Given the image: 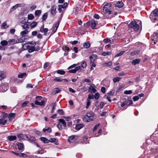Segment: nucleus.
Returning a JSON list of instances; mask_svg holds the SVG:
<instances>
[{
    "instance_id": "nucleus-1",
    "label": "nucleus",
    "mask_w": 158,
    "mask_h": 158,
    "mask_svg": "<svg viewBox=\"0 0 158 158\" xmlns=\"http://www.w3.org/2000/svg\"><path fill=\"white\" fill-rule=\"evenodd\" d=\"M94 113L92 112H89L87 113L83 120L85 122H88L94 120Z\"/></svg>"
},
{
    "instance_id": "nucleus-2",
    "label": "nucleus",
    "mask_w": 158,
    "mask_h": 158,
    "mask_svg": "<svg viewBox=\"0 0 158 158\" xmlns=\"http://www.w3.org/2000/svg\"><path fill=\"white\" fill-rule=\"evenodd\" d=\"M111 4L110 3H108L105 5L103 9V14H106L108 13V14H111L112 11L110 10L111 9Z\"/></svg>"
},
{
    "instance_id": "nucleus-3",
    "label": "nucleus",
    "mask_w": 158,
    "mask_h": 158,
    "mask_svg": "<svg viewBox=\"0 0 158 158\" xmlns=\"http://www.w3.org/2000/svg\"><path fill=\"white\" fill-rule=\"evenodd\" d=\"M158 16V9H155L151 13L150 15V18L153 22L158 20L156 17Z\"/></svg>"
},
{
    "instance_id": "nucleus-4",
    "label": "nucleus",
    "mask_w": 158,
    "mask_h": 158,
    "mask_svg": "<svg viewBox=\"0 0 158 158\" xmlns=\"http://www.w3.org/2000/svg\"><path fill=\"white\" fill-rule=\"evenodd\" d=\"M128 27L134 31H136L139 30V26L135 21H132L128 25Z\"/></svg>"
},
{
    "instance_id": "nucleus-5",
    "label": "nucleus",
    "mask_w": 158,
    "mask_h": 158,
    "mask_svg": "<svg viewBox=\"0 0 158 158\" xmlns=\"http://www.w3.org/2000/svg\"><path fill=\"white\" fill-rule=\"evenodd\" d=\"M60 123L57 125V127L60 131H61L63 129L62 126L64 127H66V123L65 120L64 119H59Z\"/></svg>"
},
{
    "instance_id": "nucleus-6",
    "label": "nucleus",
    "mask_w": 158,
    "mask_h": 158,
    "mask_svg": "<svg viewBox=\"0 0 158 158\" xmlns=\"http://www.w3.org/2000/svg\"><path fill=\"white\" fill-rule=\"evenodd\" d=\"M152 40H156V41H158V33L157 32H154L152 35L151 37Z\"/></svg>"
},
{
    "instance_id": "nucleus-7",
    "label": "nucleus",
    "mask_w": 158,
    "mask_h": 158,
    "mask_svg": "<svg viewBox=\"0 0 158 158\" xmlns=\"http://www.w3.org/2000/svg\"><path fill=\"white\" fill-rule=\"evenodd\" d=\"M97 56L95 54H92L89 56V58L91 63H94L97 59Z\"/></svg>"
},
{
    "instance_id": "nucleus-8",
    "label": "nucleus",
    "mask_w": 158,
    "mask_h": 158,
    "mask_svg": "<svg viewBox=\"0 0 158 158\" xmlns=\"http://www.w3.org/2000/svg\"><path fill=\"white\" fill-rule=\"evenodd\" d=\"M35 105L44 106L45 105V102L44 101H42L40 102H38L37 100H36L35 102Z\"/></svg>"
},
{
    "instance_id": "nucleus-9",
    "label": "nucleus",
    "mask_w": 158,
    "mask_h": 158,
    "mask_svg": "<svg viewBox=\"0 0 158 158\" xmlns=\"http://www.w3.org/2000/svg\"><path fill=\"white\" fill-rule=\"evenodd\" d=\"M56 6H52L51 8V14L53 15H55L56 14Z\"/></svg>"
},
{
    "instance_id": "nucleus-10",
    "label": "nucleus",
    "mask_w": 158,
    "mask_h": 158,
    "mask_svg": "<svg viewBox=\"0 0 158 158\" xmlns=\"http://www.w3.org/2000/svg\"><path fill=\"white\" fill-rule=\"evenodd\" d=\"M141 61V60L139 59H137L133 60L131 62L132 64L133 65H135L136 64H139Z\"/></svg>"
},
{
    "instance_id": "nucleus-11",
    "label": "nucleus",
    "mask_w": 158,
    "mask_h": 158,
    "mask_svg": "<svg viewBox=\"0 0 158 158\" xmlns=\"http://www.w3.org/2000/svg\"><path fill=\"white\" fill-rule=\"evenodd\" d=\"M27 48L28 49V51L29 52L31 53L35 51V48L34 46L30 47V46L28 45Z\"/></svg>"
},
{
    "instance_id": "nucleus-12",
    "label": "nucleus",
    "mask_w": 158,
    "mask_h": 158,
    "mask_svg": "<svg viewBox=\"0 0 158 158\" xmlns=\"http://www.w3.org/2000/svg\"><path fill=\"white\" fill-rule=\"evenodd\" d=\"M61 90L58 88H56L54 89L52 92V93L53 95H55L56 94L60 92Z\"/></svg>"
},
{
    "instance_id": "nucleus-13",
    "label": "nucleus",
    "mask_w": 158,
    "mask_h": 158,
    "mask_svg": "<svg viewBox=\"0 0 158 158\" xmlns=\"http://www.w3.org/2000/svg\"><path fill=\"white\" fill-rule=\"evenodd\" d=\"M123 4L122 2L118 1L115 4V6L116 7L120 8L121 7L123 6Z\"/></svg>"
},
{
    "instance_id": "nucleus-14",
    "label": "nucleus",
    "mask_w": 158,
    "mask_h": 158,
    "mask_svg": "<svg viewBox=\"0 0 158 158\" xmlns=\"http://www.w3.org/2000/svg\"><path fill=\"white\" fill-rule=\"evenodd\" d=\"M6 74L3 71L0 72V80H2L6 77Z\"/></svg>"
},
{
    "instance_id": "nucleus-15",
    "label": "nucleus",
    "mask_w": 158,
    "mask_h": 158,
    "mask_svg": "<svg viewBox=\"0 0 158 158\" xmlns=\"http://www.w3.org/2000/svg\"><path fill=\"white\" fill-rule=\"evenodd\" d=\"M84 125L82 124H78L76 125L75 128L77 130H79L83 127Z\"/></svg>"
},
{
    "instance_id": "nucleus-16",
    "label": "nucleus",
    "mask_w": 158,
    "mask_h": 158,
    "mask_svg": "<svg viewBox=\"0 0 158 158\" xmlns=\"http://www.w3.org/2000/svg\"><path fill=\"white\" fill-rule=\"evenodd\" d=\"M17 145L18 149L20 151L22 150L23 148V144L22 143H19L17 144Z\"/></svg>"
},
{
    "instance_id": "nucleus-17",
    "label": "nucleus",
    "mask_w": 158,
    "mask_h": 158,
    "mask_svg": "<svg viewBox=\"0 0 158 158\" xmlns=\"http://www.w3.org/2000/svg\"><path fill=\"white\" fill-rule=\"evenodd\" d=\"M25 39L24 37L22 36L21 38H19L17 39L16 41V43H22L23 42V41L25 40Z\"/></svg>"
},
{
    "instance_id": "nucleus-18",
    "label": "nucleus",
    "mask_w": 158,
    "mask_h": 158,
    "mask_svg": "<svg viewBox=\"0 0 158 158\" xmlns=\"http://www.w3.org/2000/svg\"><path fill=\"white\" fill-rule=\"evenodd\" d=\"M97 23V22H96L94 20H92V23L91 25V27L93 29H95L96 28L95 26Z\"/></svg>"
},
{
    "instance_id": "nucleus-19",
    "label": "nucleus",
    "mask_w": 158,
    "mask_h": 158,
    "mask_svg": "<svg viewBox=\"0 0 158 158\" xmlns=\"http://www.w3.org/2000/svg\"><path fill=\"white\" fill-rule=\"evenodd\" d=\"M40 140L45 143H48L49 142V140L44 137H41Z\"/></svg>"
},
{
    "instance_id": "nucleus-20",
    "label": "nucleus",
    "mask_w": 158,
    "mask_h": 158,
    "mask_svg": "<svg viewBox=\"0 0 158 158\" xmlns=\"http://www.w3.org/2000/svg\"><path fill=\"white\" fill-rule=\"evenodd\" d=\"M140 52V51L139 50H135L134 51L131 52L130 53V55L132 56H134L139 54V53Z\"/></svg>"
},
{
    "instance_id": "nucleus-21",
    "label": "nucleus",
    "mask_w": 158,
    "mask_h": 158,
    "mask_svg": "<svg viewBox=\"0 0 158 158\" xmlns=\"http://www.w3.org/2000/svg\"><path fill=\"white\" fill-rule=\"evenodd\" d=\"M15 113H10L9 114V120L11 121L12 119L14 118L15 117Z\"/></svg>"
},
{
    "instance_id": "nucleus-22",
    "label": "nucleus",
    "mask_w": 158,
    "mask_h": 158,
    "mask_svg": "<svg viewBox=\"0 0 158 158\" xmlns=\"http://www.w3.org/2000/svg\"><path fill=\"white\" fill-rule=\"evenodd\" d=\"M35 138L33 136H30V138L28 139V141L32 143H35Z\"/></svg>"
},
{
    "instance_id": "nucleus-23",
    "label": "nucleus",
    "mask_w": 158,
    "mask_h": 158,
    "mask_svg": "<svg viewBox=\"0 0 158 158\" xmlns=\"http://www.w3.org/2000/svg\"><path fill=\"white\" fill-rule=\"evenodd\" d=\"M15 155L17 156L23 157H27L26 155L23 153H17L16 152Z\"/></svg>"
},
{
    "instance_id": "nucleus-24",
    "label": "nucleus",
    "mask_w": 158,
    "mask_h": 158,
    "mask_svg": "<svg viewBox=\"0 0 158 158\" xmlns=\"http://www.w3.org/2000/svg\"><path fill=\"white\" fill-rule=\"evenodd\" d=\"M18 4H16V5L13 6L10 10L9 13H11L13 11H14L18 7Z\"/></svg>"
},
{
    "instance_id": "nucleus-25",
    "label": "nucleus",
    "mask_w": 158,
    "mask_h": 158,
    "mask_svg": "<svg viewBox=\"0 0 158 158\" xmlns=\"http://www.w3.org/2000/svg\"><path fill=\"white\" fill-rule=\"evenodd\" d=\"M16 138L17 137L15 135H11L8 137V139L10 141L16 139Z\"/></svg>"
},
{
    "instance_id": "nucleus-26",
    "label": "nucleus",
    "mask_w": 158,
    "mask_h": 158,
    "mask_svg": "<svg viewBox=\"0 0 158 158\" xmlns=\"http://www.w3.org/2000/svg\"><path fill=\"white\" fill-rule=\"evenodd\" d=\"M90 45V44L89 42H87L84 43L83 44V47L85 48H89Z\"/></svg>"
},
{
    "instance_id": "nucleus-27",
    "label": "nucleus",
    "mask_w": 158,
    "mask_h": 158,
    "mask_svg": "<svg viewBox=\"0 0 158 158\" xmlns=\"http://www.w3.org/2000/svg\"><path fill=\"white\" fill-rule=\"evenodd\" d=\"M27 74L26 73H20L18 75V77L19 78H23L24 77H26Z\"/></svg>"
},
{
    "instance_id": "nucleus-28",
    "label": "nucleus",
    "mask_w": 158,
    "mask_h": 158,
    "mask_svg": "<svg viewBox=\"0 0 158 158\" xmlns=\"http://www.w3.org/2000/svg\"><path fill=\"white\" fill-rule=\"evenodd\" d=\"M60 20H59V21H58L56 22V23L55 25V26L54 27L56 28V29H55V31H54V32H55L56 31L58 27L59 26V24L60 23Z\"/></svg>"
},
{
    "instance_id": "nucleus-29",
    "label": "nucleus",
    "mask_w": 158,
    "mask_h": 158,
    "mask_svg": "<svg viewBox=\"0 0 158 158\" xmlns=\"http://www.w3.org/2000/svg\"><path fill=\"white\" fill-rule=\"evenodd\" d=\"M3 119H2V118L1 119L0 118V124L5 125L6 123H7V120H3Z\"/></svg>"
},
{
    "instance_id": "nucleus-30",
    "label": "nucleus",
    "mask_w": 158,
    "mask_h": 158,
    "mask_svg": "<svg viewBox=\"0 0 158 158\" xmlns=\"http://www.w3.org/2000/svg\"><path fill=\"white\" fill-rule=\"evenodd\" d=\"M75 135H72L70 136L69 138L68 139V141L70 143H71V140H73L75 138Z\"/></svg>"
},
{
    "instance_id": "nucleus-31",
    "label": "nucleus",
    "mask_w": 158,
    "mask_h": 158,
    "mask_svg": "<svg viewBox=\"0 0 158 158\" xmlns=\"http://www.w3.org/2000/svg\"><path fill=\"white\" fill-rule=\"evenodd\" d=\"M121 79V77H115L113 79V81L115 83L116 82L118 81Z\"/></svg>"
},
{
    "instance_id": "nucleus-32",
    "label": "nucleus",
    "mask_w": 158,
    "mask_h": 158,
    "mask_svg": "<svg viewBox=\"0 0 158 158\" xmlns=\"http://www.w3.org/2000/svg\"><path fill=\"white\" fill-rule=\"evenodd\" d=\"M29 25L27 23L24 24L23 26V27L24 29L27 30L29 28Z\"/></svg>"
},
{
    "instance_id": "nucleus-33",
    "label": "nucleus",
    "mask_w": 158,
    "mask_h": 158,
    "mask_svg": "<svg viewBox=\"0 0 158 158\" xmlns=\"http://www.w3.org/2000/svg\"><path fill=\"white\" fill-rule=\"evenodd\" d=\"M68 5V3L67 2L64 3L63 5H59L58 6H60L61 8H64L66 7Z\"/></svg>"
},
{
    "instance_id": "nucleus-34",
    "label": "nucleus",
    "mask_w": 158,
    "mask_h": 158,
    "mask_svg": "<svg viewBox=\"0 0 158 158\" xmlns=\"http://www.w3.org/2000/svg\"><path fill=\"white\" fill-rule=\"evenodd\" d=\"M57 73L61 75H64L65 73V72L64 71L61 70H58L57 71Z\"/></svg>"
},
{
    "instance_id": "nucleus-35",
    "label": "nucleus",
    "mask_w": 158,
    "mask_h": 158,
    "mask_svg": "<svg viewBox=\"0 0 158 158\" xmlns=\"http://www.w3.org/2000/svg\"><path fill=\"white\" fill-rule=\"evenodd\" d=\"M37 25V23L35 22H33L31 24V28H33L35 27Z\"/></svg>"
},
{
    "instance_id": "nucleus-36",
    "label": "nucleus",
    "mask_w": 158,
    "mask_h": 158,
    "mask_svg": "<svg viewBox=\"0 0 158 158\" xmlns=\"http://www.w3.org/2000/svg\"><path fill=\"white\" fill-rule=\"evenodd\" d=\"M1 44L2 46H6L7 45L8 42L6 40H3L1 41Z\"/></svg>"
},
{
    "instance_id": "nucleus-37",
    "label": "nucleus",
    "mask_w": 158,
    "mask_h": 158,
    "mask_svg": "<svg viewBox=\"0 0 158 158\" xmlns=\"http://www.w3.org/2000/svg\"><path fill=\"white\" fill-rule=\"evenodd\" d=\"M57 113L60 115H64V113L62 109H59L57 111Z\"/></svg>"
},
{
    "instance_id": "nucleus-38",
    "label": "nucleus",
    "mask_w": 158,
    "mask_h": 158,
    "mask_svg": "<svg viewBox=\"0 0 158 158\" xmlns=\"http://www.w3.org/2000/svg\"><path fill=\"white\" fill-rule=\"evenodd\" d=\"M63 80V79L59 78L58 77H56L54 79V81H56L57 82L62 81Z\"/></svg>"
},
{
    "instance_id": "nucleus-39",
    "label": "nucleus",
    "mask_w": 158,
    "mask_h": 158,
    "mask_svg": "<svg viewBox=\"0 0 158 158\" xmlns=\"http://www.w3.org/2000/svg\"><path fill=\"white\" fill-rule=\"evenodd\" d=\"M34 18V16L32 14H29L28 15V19L29 20H31Z\"/></svg>"
},
{
    "instance_id": "nucleus-40",
    "label": "nucleus",
    "mask_w": 158,
    "mask_h": 158,
    "mask_svg": "<svg viewBox=\"0 0 158 158\" xmlns=\"http://www.w3.org/2000/svg\"><path fill=\"white\" fill-rule=\"evenodd\" d=\"M41 11V10H36L35 12V16H38L40 15Z\"/></svg>"
},
{
    "instance_id": "nucleus-41",
    "label": "nucleus",
    "mask_w": 158,
    "mask_h": 158,
    "mask_svg": "<svg viewBox=\"0 0 158 158\" xmlns=\"http://www.w3.org/2000/svg\"><path fill=\"white\" fill-rule=\"evenodd\" d=\"M111 54L110 52H104L103 53L102 55L103 56H106V55H110Z\"/></svg>"
},
{
    "instance_id": "nucleus-42",
    "label": "nucleus",
    "mask_w": 158,
    "mask_h": 158,
    "mask_svg": "<svg viewBox=\"0 0 158 158\" xmlns=\"http://www.w3.org/2000/svg\"><path fill=\"white\" fill-rule=\"evenodd\" d=\"M48 14L46 13H45L42 16V19L43 20H45L47 17Z\"/></svg>"
},
{
    "instance_id": "nucleus-43",
    "label": "nucleus",
    "mask_w": 158,
    "mask_h": 158,
    "mask_svg": "<svg viewBox=\"0 0 158 158\" xmlns=\"http://www.w3.org/2000/svg\"><path fill=\"white\" fill-rule=\"evenodd\" d=\"M89 89L92 90L93 92V93H95L97 90H96V89H95V88H94L92 86H90L89 87Z\"/></svg>"
},
{
    "instance_id": "nucleus-44",
    "label": "nucleus",
    "mask_w": 158,
    "mask_h": 158,
    "mask_svg": "<svg viewBox=\"0 0 158 158\" xmlns=\"http://www.w3.org/2000/svg\"><path fill=\"white\" fill-rule=\"evenodd\" d=\"M124 93L125 94H131L132 93L131 90H125L124 91Z\"/></svg>"
},
{
    "instance_id": "nucleus-45",
    "label": "nucleus",
    "mask_w": 158,
    "mask_h": 158,
    "mask_svg": "<svg viewBox=\"0 0 158 158\" xmlns=\"http://www.w3.org/2000/svg\"><path fill=\"white\" fill-rule=\"evenodd\" d=\"M139 98V96H135L132 98V99L133 100L135 101H136L138 100Z\"/></svg>"
},
{
    "instance_id": "nucleus-46",
    "label": "nucleus",
    "mask_w": 158,
    "mask_h": 158,
    "mask_svg": "<svg viewBox=\"0 0 158 158\" xmlns=\"http://www.w3.org/2000/svg\"><path fill=\"white\" fill-rule=\"evenodd\" d=\"M87 65L85 61H83L81 64V66L83 68H85Z\"/></svg>"
},
{
    "instance_id": "nucleus-47",
    "label": "nucleus",
    "mask_w": 158,
    "mask_h": 158,
    "mask_svg": "<svg viewBox=\"0 0 158 158\" xmlns=\"http://www.w3.org/2000/svg\"><path fill=\"white\" fill-rule=\"evenodd\" d=\"M93 98V95H91L90 94H89L88 96V98H87V100H89L90 99Z\"/></svg>"
},
{
    "instance_id": "nucleus-48",
    "label": "nucleus",
    "mask_w": 158,
    "mask_h": 158,
    "mask_svg": "<svg viewBox=\"0 0 158 158\" xmlns=\"http://www.w3.org/2000/svg\"><path fill=\"white\" fill-rule=\"evenodd\" d=\"M43 131L44 132H45V131H49V132H51V129L50 127H48V129H43Z\"/></svg>"
},
{
    "instance_id": "nucleus-49",
    "label": "nucleus",
    "mask_w": 158,
    "mask_h": 158,
    "mask_svg": "<svg viewBox=\"0 0 158 158\" xmlns=\"http://www.w3.org/2000/svg\"><path fill=\"white\" fill-rule=\"evenodd\" d=\"M27 32L28 31L27 30H24L22 31H21V32L20 34L22 35H24L27 34Z\"/></svg>"
},
{
    "instance_id": "nucleus-50",
    "label": "nucleus",
    "mask_w": 158,
    "mask_h": 158,
    "mask_svg": "<svg viewBox=\"0 0 158 158\" xmlns=\"http://www.w3.org/2000/svg\"><path fill=\"white\" fill-rule=\"evenodd\" d=\"M99 96V94L98 93H96L94 94V98L96 99H98V98Z\"/></svg>"
},
{
    "instance_id": "nucleus-51",
    "label": "nucleus",
    "mask_w": 158,
    "mask_h": 158,
    "mask_svg": "<svg viewBox=\"0 0 158 158\" xmlns=\"http://www.w3.org/2000/svg\"><path fill=\"white\" fill-rule=\"evenodd\" d=\"M29 102L28 101H26L24 102H23L21 105V106L22 107H24L26 106L27 104Z\"/></svg>"
},
{
    "instance_id": "nucleus-52",
    "label": "nucleus",
    "mask_w": 158,
    "mask_h": 158,
    "mask_svg": "<svg viewBox=\"0 0 158 158\" xmlns=\"http://www.w3.org/2000/svg\"><path fill=\"white\" fill-rule=\"evenodd\" d=\"M23 134H19L17 135V137L18 138H20V139H23Z\"/></svg>"
},
{
    "instance_id": "nucleus-53",
    "label": "nucleus",
    "mask_w": 158,
    "mask_h": 158,
    "mask_svg": "<svg viewBox=\"0 0 158 158\" xmlns=\"http://www.w3.org/2000/svg\"><path fill=\"white\" fill-rule=\"evenodd\" d=\"M63 117L67 121H69L71 119V118L69 116H63Z\"/></svg>"
},
{
    "instance_id": "nucleus-54",
    "label": "nucleus",
    "mask_w": 158,
    "mask_h": 158,
    "mask_svg": "<svg viewBox=\"0 0 158 158\" xmlns=\"http://www.w3.org/2000/svg\"><path fill=\"white\" fill-rule=\"evenodd\" d=\"M122 101H123V104L125 105L127 104L128 103V102L126 101V98H125L122 99Z\"/></svg>"
},
{
    "instance_id": "nucleus-55",
    "label": "nucleus",
    "mask_w": 158,
    "mask_h": 158,
    "mask_svg": "<svg viewBox=\"0 0 158 158\" xmlns=\"http://www.w3.org/2000/svg\"><path fill=\"white\" fill-rule=\"evenodd\" d=\"M8 114L7 113H3V115L2 118V119H4L6 117H8Z\"/></svg>"
},
{
    "instance_id": "nucleus-56",
    "label": "nucleus",
    "mask_w": 158,
    "mask_h": 158,
    "mask_svg": "<svg viewBox=\"0 0 158 158\" xmlns=\"http://www.w3.org/2000/svg\"><path fill=\"white\" fill-rule=\"evenodd\" d=\"M123 86L122 85H120L119 86V87L118 88L117 90H116V92L117 93V92H119L120 91V89L121 88H123Z\"/></svg>"
},
{
    "instance_id": "nucleus-57",
    "label": "nucleus",
    "mask_w": 158,
    "mask_h": 158,
    "mask_svg": "<svg viewBox=\"0 0 158 158\" xmlns=\"http://www.w3.org/2000/svg\"><path fill=\"white\" fill-rule=\"evenodd\" d=\"M6 22H4L2 24L1 26L4 29H6V28L5 27V26L6 25Z\"/></svg>"
},
{
    "instance_id": "nucleus-58",
    "label": "nucleus",
    "mask_w": 158,
    "mask_h": 158,
    "mask_svg": "<svg viewBox=\"0 0 158 158\" xmlns=\"http://www.w3.org/2000/svg\"><path fill=\"white\" fill-rule=\"evenodd\" d=\"M101 91L103 94H105L106 91V89L104 87H102L101 89Z\"/></svg>"
},
{
    "instance_id": "nucleus-59",
    "label": "nucleus",
    "mask_w": 158,
    "mask_h": 158,
    "mask_svg": "<svg viewBox=\"0 0 158 158\" xmlns=\"http://www.w3.org/2000/svg\"><path fill=\"white\" fill-rule=\"evenodd\" d=\"M114 90H112L111 91H110L109 92V93H108V94L112 96L114 94Z\"/></svg>"
},
{
    "instance_id": "nucleus-60",
    "label": "nucleus",
    "mask_w": 158,
    "mask_h": 158,
    "mask_svg": "<svg viewBox=\"0 0 158 158\" xmlns=\"http://www.w3.org/2000/svg\"><path fill=\"white\" fill-rule=\"evenodd\" d=\"M68 72L71 73H76V70L74 69H72L68 71Z\"/></svg>"
},
{
    "instance_id": "nucleus-61",
    "label": "nucleus",
    "mask_w": 158,
    "mask_h": 158,
    "mask_svg": "<svg viewBox=\"0 0 158 158\" xmlns=\"http://www.w3.org/2000/svg\"><path fill=\"white\" fill-rule=\"evenodd\" d=\"M52 106H53L52 109H53V110H55V109L56 108V102H55V103H52Z\"/></svg>"
},
{
    "instance_id": "nucleus-62",
    "label": "nucleus",
    "mask_w": 158,
    "mask_h": 158,
    "mask_svg": "<svg viewBox=\"0 0 158 158\" xmlns=\"http://www.w3.org/2000/svg\"><path fill=\"white\" fill-rule=\"evenodd\" d=\"M56 140V139L55 138H51L49 140V142H50L51 143H53Z\"/></svg>"
},
{
    "instance_id": "nucleus-63",
    "label": "nucleus",
    "mask_w": 158,
    "mask_h": 158,
    "mask_svg": "<svg viewBox=\"0 0 158 158\" xmlns=\"http://www.w3.org/2000/svg\"><path fill=\"white\" fill-rule=\"evenodd\" d=\"M100 125L99 124H98L96 125L94 127V129L93 130V131L94 132L97 129V128Z\"/></svg>"
},
{
    "instance_id": "nucleus-64",
    "label": "nucleus",
    "mask_w": 158,
    "mask_h": 158,
    "mask_svg": "<svg viewBox=\"0 0 158 158\" xmlns=\"http://www.w3.org/2000/svg\"><path fill=\"white\" fill-rule=\"evenodd\" d=\"M155 40V41L152 40V41L151 42V44L152 45H154V44H156V43L158 42V41H156V40Z\"/></svg>"
}]
</instances>
